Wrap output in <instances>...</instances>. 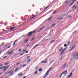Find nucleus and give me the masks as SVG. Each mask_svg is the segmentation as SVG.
Masks as SVG:
<instances>
[{
	"label": "nucleus",
	"mask_w": 78,
	"mask_h": 78,
	"mask_svg": "<svg viewBox=\"0 0 78 78\" xmlns=\"http://www.w3.org/2000/svg\"><path fill=\"white\" fill-rule=\"evenodd\" d=\"M36 30H34L33 31L30 32H29L28 34H27V36H31L32 35V34H33L36 32Z\"/></svg>",
	"instance_id": "1"
},
{
	"label": "nucleus",
	"mask_w": 78,
	"mask_h": 78,
	"mask_svg": "<svg viewBox=\"0 0 78 78\" xmlns=\"http://www.w3.org/2000/svg\"><path fill=\"white\" fill-rule=\"evenodd\" d=\"M49 71H50V70L48 69V70L47 71V72L45 74V75H46V76L43 78H45L48 75V72H49Z\"/></svg>",
	"instance_id": "2"
},
{
	"label": "nucleus",
	"mask_w": 78,
	"mask_h": 78,
	"mask_svg": "<svg viewBox=\"0 0 78 78\" xmlns=\"http://www.w3.org/2000/svg\"><path fill=\"white\" fill-rule=\"evenodd\" d=\"M67 70H65L62 73V75L63 74L64 75H66V74H67Z\"/></svg>",
	"instance_id": "3"
},
{
	"label": "nucleus",
	"mask_w": 78,
	"mask_h": 78,
	"mask_svg": "<svg viewBox=\"0 0 78 78\" xmlns=\"http://www.w3.org/2000/svg\"><path fill=\"white\" fill-rule=\"evenodd\" d=\"M14 50H12V51H10L8 53V55H11V53H12L13 51H14Z\"/></svg>",
	"instance_id": "4"
},
{
	"label": "nucleus",
	"mask_w": 78,
	"mask_h": 78,
	"mask_svg": "<svg viewBox=\"0 0 78 78\" xmlns=\"http://www.w3.org/2000/svg\"><path fill=\"white\" fill-rule=\"evenodd\" d=\"M73 76V74H72V73H71L69 76L67 78H70L71 76Z\"/></svg>",
	"instance_id": "5"
},
{
	"label": "nucleus",
	"mask_w": 78,
	"mask_h": 78,
	"mask_svg": "<svg viewBox=\"0 0 78 78\" xmlns=\"http://www.w3.org/2000/svg\"><path fill=\"white\" fill-rule=\"evenodd\" d=\"M11 72V70H10L9 71V72H6L5 73V75H6V74H9V73H10Z\"/></svg>",
	"instance_id": "6"
},
{
	"label": "nucleus",
	"mask_w": 78,
	"mask_h": 78,
	"mask_svg": "<svg viewBox=\"0 0 78 78\" xmlns=\"http://www.w3.org/2000/svg\"><path fill=\"white\" fill-rule=\"evenodd\" d=\"M14 29L13 28V27H11L10 28H9V31H11L12 30Z\"/></svg>",
	"instance_id": "7"
},
{
	"label": "nucleus",
	"mask_w": 78,
	"mask_h": 78,
	"mask_svg": "<svg viewBox=\"0 0 78 78\" xmlns=\"http://www.w3.org/2000/svg\"><path fill=\"white\" fill-rule=\"evenodd\" d=\"M47 62V60L45 61H43L41 62V63H43V64H45V63H46Z\"/></svg>",
	"instance_id": "8"
},
{
	"label": "nucleus",
	"mask_w": 78,
	"mask_h": 78,
	"mask_svg": "<svg viewBox=\"0 0 78 78\" xmlns=\"http://www.w3.org/2000/svg\"><path fill=\"white\" fill-rule=\"evenodd\" d=\"M18 40H16L14 42V43H13V45L14 46V45H15V44H16V42H17L18 41Z\"/></svg>",
	"instance_id": "9"
},
{
	"label": "nucleus",
	"mask_w": 78,
	"mask_h": 78,
	"mask_svg": "<svg viewBox=\"0 0 78 78\" xmlns=\"http://www.w3.org/2000/svg\"><path fill=\"white\" fill-rule=\"evenodd\" d=\"M62 49H63V47L61 48L60 50H58V51H62Z\"/></svg>",
	"instance_id": "10"
},
{
	"label": "nucleus",
	"mask_w": 78,
	"mask_h": 78,
	"mask_svg": "<svg viewBox=\"0 0 78 78\" xmlns=\"http://www.w3.org/2000/svg\"><path fill=\"white\" fill-rule=\"evenodd\" d=\"M66 64H67V63H65L63 65V68H65V67H66Z\"/></svg>",
	"instance_id": "11"
},
{
	"label": "nucleus",
	"mask_w": 78,
	"mask_h": 78,
	"mask_svg": "<svg viewBox=\"0 0 78 78\" xmlns=\"http://www.w3.org/2000/svg\"><path fill=\"white\" fill-rule=\"evenodd\" d=\"M39 45V44H37L34 47V48H36V47H37Z\"/></svg>",
	"instance_id": "12"
},
{
	"label": "nucleus",
	"mask_w": 78,
	"mask_h": 78,
	"mask_svg": "<svg viewBox=\"0 0 78 78\" xmlns=\"http://www.w3.org/2000/svg\"><path fill=\"white\" fill-rule=\"evenodd\" d=\"M75 46H76V45H75L72 48H71V49H70V50H72V49H73V48H75Z\"/></svg>",
	"instance_id": "13"
},
{
	"label": "nucleus",
	"mask_w": 78,
	"mask_h": 78,
	"mask_svg": "<svg viewBox=\"0 0 78 78\" xmlns=\"http://www.w3.org/2000/svg\"><path fill=\"white\" fill-rule=\"evenodd\" d=\"M51 18H52V16L51 17H50L49 18H48L47 20L48 21V20H50V19H51Z\"/></svg>",
	"instance_id": "14"
},
{
	"label": "nucleus",
	"mask_w": 78,
	"mask_h": 78,
	"mask_svg": "<svg viewBox=\"0 0 78 78\" xmlns=\"http://www.w3.org/2000/svg\"><path fill=\"white\" fill-rule=\"evenodd\" d=\"M66 48H65L62 51V53H63L66 50Z\"/></svg>",
	"instance_id": "15"
},
{
	"label": "nucleus",
	"mask_w": 78,
	"mask_h": 78,
	"mask_svg": "<svg viewBox=\"0 0 78 78\" xmlns=\"http://www.w3.org/2000/svg\"><path fill=\"white\" fill-rule=\"evenodd\" d=\"M48 6H49V5L47 7H46L44 10V11H45V10H46V9H47V8H48Z\"/></svg>",
	"instance_id": "16"
},
{
	"label": "nucleus",
	"mask_w": 78,
	"mask_h": 78,
	"mask_svg": "<svg viewBox=\"0 0 78 78\" xmlns=\"http://www.w3.org/2000/svg\"><path fill=\"white\" fill-rule=\"evenodd\" d=\"M48 6H49V5L47 7H46L44 10V11H45V10H46V9H47V8H48Z\"/></svg>",
	"instance_id": "17"
},
{
	"label": "nucleus",
	"mask_w": 78,
	"mask_h": 78,
	"mask_svg": "<svg viewBox=\"0 0 78 78\" xmlns=\"http://www.w3.org/2000/svg\"><path fill=\"white\" fill-rule=\"evenodd\" d=\"M75 1H73V2L70 5V6H72V5H73V3H74Z\"/></svg>",
	"instance_id": "18"
},
{
	"label": "nucleus",
	"mask_w": 78,
	"mask_h": 78,
	"mask_svg": "<svg viewBox=\"0 0 78 78\" xmlns=\"http://www.w3.org/2000/svg\"><path fill=\"white\" fill-rule=\"evenodd\" d=\"M54 61H55L54 60H52L50 63L49 65H51V63H52V62H54Z\"/></svg>",
	"instance_id": "19"
},
{
	"label": "nucleus",
	"mask_w": 78,
	"mask_h": 78,
	"mask_svg": "<svg viewBox=\"0 0 78 78\" xmlns=\"http://www.w3.org/2000/svg\"><path fill=\"white\" fill-rule=\"evenodd\" d=\"M54 42H55V40L51 41L50 42V43H53Z\"/></svg>",
	"instance_id": "20"
},
{
	"label": "nucleus",
	"mask_w": 78,
	"mask_h": 78,
	"mask_svg": "<svg viewBox=\"0 0 78 78\" xmlns=\"http://www.w3.org/2000/svg\"><path fill=\"white\" fill-rule=\"evenodd\" d=\"M37 71L36 70L34 73V74H37Z\"/></svg>",
	"instance_id": "21"
},
{
	"label": "nucleus",
	"mask_w": 78,
	"mask_h": 78,
	"mask_svg": "<svg viewBox=\"0 0 78 78\" xmlns=\"http://www.w3.org/2000/svg\"><path fill=\"white\" fill-rule=\"evenodd\" d=\"M26 65H27V64H24V65H23L22 66V67H25V66H26Z\"/></svg>",
	"instance_id": "22"
},
{
	"label": "nucleus",
	"mask_w": 78,
	"mask_h": 78,
	"mask_svg": "<svg viewBox=\"0 0 78 78\" xmlns=\"http://www.w3.org/2000/svg\"><path fill=\"white\" fill-rule=\"evenodd\" d=\"M55 25H56V24L54 23L53 24H52L51 27H53V26H55Z\"/></svg>",
	"instance_id": "23"
},
{
	"label": "nucleus",
	"mask_w": 78,
	"mask_h": 78,
	"mask_svg": "<svg viewBox=\"0 0 78 78\" xmlns=\"http://www.w3.org/2000/svg\"><path fill=\"white\" fill-rule=\"evenodd\" d=\"M14 72V70H13L10 73V75H12V74L13 73V72Z\"/></svg>",
	"instance_id": "24"
},
{
	"label": "nucleus",
	"mask_w": 78,
	"mask_h": 78,
	"mask_svg": "<svg viewBox=\"0 0 78 78\" xmlns=\"http://www.w3.org/2000/svg\"><path fill=\"white\" fill-rule=\"evenodd\" d=\"M44 27H42V28L40 29V31H41V30H43V28H44Z\"/></svg>",
	"instance_id": "25"
},
{
	"label": "nucleus",
	"mask_w": 78,
	"mask_h": 78,
	"mask_svg": "<svg viewBox=\"0 0 78 78\" xmlns=\"http://www.w3.org/2000/svg\"><path fill=\"white\" fill-rule=\"evenodd\" d=\"M76 57H77V58H78V52L77 53V54H76Z\"/></svg>",
	"instance_id": "26"
},
{
	"label": "nucleus",
	"mask_w": 78,
	"mask_h": 78,
	"mask_svg": "<svg viewBox=\"0 0 78 78\" xmlns=\"http://www.w3.org/2000/svg\"><path fill=\"white\" fill-rule=\"evenodd\" d=\"M17 70H18V68H16V69H15V72H17Z\"/></svg>",
	"instance_id": "27"
},
{
	"label": "nucleus",
	"mask_w": 78,
	"mask_h": 78,
	"mask_svg": "<svg viewBox=\"0 0 78 78\" xmlns=\"http://www.w3.org/2000/svg\"><path fill=\"white\" fill-rule=\"evenodd\" d=\"M39 72H41V71H42V69L41 68L39 69Z\"/></svg>",
	"instance_id": "28"
},
{
	"label": "nucleus",
	"mask_w": 78,
	"mask_h": 78,
	"mask_svg": "<svg viewBox=\"0 0 78 78\" xmlns=\"http://www.w3.org/2000/svg\"><path fill=\"white\" fill-rule=\"evenodd\" d=\"M64 46L66 47H67V44H64Z\"/></svg>",
	"instance_id": "29"
},
{
	"label": "nucleus",
	"mask_w": 78,
	"mask_h": 78,
	"mask_svg": "<svg viewBox=\"0 0 78 78\" xmlns=\"http://www.w3.org/2000/svg\"><path fill=\"white\" fill-rule=\"evenodd\" d=\"M28 41V39H26L24 41H25V42H27V41Z\"/></svg>",
	"instance_id": "30"
},
{
	"label": "nucleus",
	"mask_w": 78,
	"mask_h": 78,
	"mask_svg": "<svg viewBox=\"0 0 78 78\" xmlns=\"http://www.w3.org/2000/svg\"><path fill=\"white\" fill-rule=\"evenodd\" d=\"M24 54V53H22L20 55V56H22V55H23Z\"/></svg>",
	"instance_id": "31"
},
{
	"label": "nucleus",
	"mask_w": 78,
	"mask_h": 78,
	"mask_svg": "<svg viewBox=\"0 0 78 78\" xmlns=\"http://www.w3.org/2000/svg\"><path fill=\"white\" fill-rule=\"evenodd\" d=\"M7 70V69H5L4 70H3V71H6V70Z\"/></svg>",
	"instance_id": "32"
},
{
	"label": "nucleus",
	"mask_w": 78,
	"mask_h": 78,
	"mask_svg": "<svg viewBox=\"0 0 78 78\" xmlns=\"http://www.w3.org/2000/svg\"><path fill=\"white\" fill-rule=\"evenodd\" d=\"M56 11H55V12H53V14H55V13H56Z\"/></svg>",
	"instance_id": "33"
},
{
	"label": "nucleus",
	"mask_w": 78,
	"mask_h": 78,
	"mask_svg": "<svg viewBox=\"0 0 78 78\" xmlns=\"http://www.w3.org/2000/svg\"><path fill=\"white\" fill-rule=\"evenodd\" d=\"M30 56H27V59H29V58H30Z\"/></svg>",
	"instance_id": "34"
},
{
	"label": "nucleus",
	"mask_w": 78,
	"mask_h": 78,
	"mask_svg": "<svg viewBox=\"0 0 78 78\" xmlns=\"http://www.w3.org/2000/svg\"><path fill=\"white\" fill-rule=\"evenodd\" d=\"M21 50L22 49H19L18 51H21Z\"/></svg>",
	"instance_id": "35"
},
{
	"label": "nucleus",
	"mask_w": 78,
	"mask_h": 78,
	"mask_svg": "<svg viewBox=\"0 0 78 78\" xmlns=\"http://www.w3.org/2000/svg\"><path fill=\"white\" fill-rule=\"evenodd\" d=\"M35 39V37H34V38H32V40H31V41H32L34 39Z\"/></svg>",
	"instance_id": "36"
},
{
	"label": "nucleus",
	"mask_w": 78,
	"mask_h": 78,
	"mask_svg": "<svg viewBox=\"0 0 78 78\" xmlns=\"http://www.w3.org/2000/svg\"><path fill=\"white\" fill-rule=\"evenodd\" d=\"M34 17H35V16H33L30 19H33V18H34Z\"/></svg>",
	"instance_id": "37"
},
{
	"label": "nucleus",
	"mask_w": 78,
	"mask_h": 78,
	"mask_svg": "<svg viewBox=\"0 0 78 78\" xmlns=\"http://www.w3.org/2000/svg\"><path fill=\"white\" fill-rule=\"evenodd\" d=\"M65 16H66V15H65H65H63L62 16V17H64Z\"/></svg>",
	"instance_id": "38"
},
{
	"label": "nucleus",
	"mask_w": 78,
	"mask_h": 78,
	"mask_svg": "<svg viewBox=\"0 0 78 78\" xmlns=\"http://www.w3.org/2000/svg\"><path fill=\"white\" fill-rule=\"evenodd\" d=\"M6 57H7V56H5L3 58L5 59V58H6Z\"/></svg>",
	"instance_id": "39"
},
{
	"label": "nucleus",
	"mask_w": 78,
	"mask_h": 78,
	"mask_svg": "<svg viewBox=\"0 0 78 78\" xmlns=\"http://www.w3.org/2000/svg\"><path fill=\"white\" fill-rule=\"evenodd\" d=\"M9 64V63H5V65H7V64Z\"/></svg>",
	"instance_id": "40"
},
{
	"label": "nucleus",
	"mask_w": 78,
	"mask_h": 78,
	"mask_svg": "<svg viewBox=\"0 0 78 78\" xmlns=\"http://www.w3.org/2000/svg\"><path fill=\"white\" fill-rule=\"evenodd\" d=\"M51 69H52V67H51L48 70H51Z\"/></svg>",
	"instance_id": "41"
},
{
	"label": "nucleus",
	"mask_w": 78,
	"mask_h": 78,
	"mask_svg": "<svg viewBox=\"0 0 78 78\" xmlns=\"http://www.w3.org/2000/svg\"><path fill=\"white\" fill-rule=\"evenodd\" d=\"M30 61H31V60L29 59L28 60V62H30Z\"/></svg>",
	"instance_id": "42"
},
{
	"label": "nucleus",
	"mask_w": 78,
	"mask_h": 78,
	"mask_svg": "<svg viewBox=\"0 0 78 78\" xmlns=\"http://www.w3.org/2000/svg\"><path fill=\"white\" fill-rule=\"evenodd\" d=\"M20 63V62L17 63H16V65H19V64Z\"/></svg>",
	"instance_id": "43"
},
{
	"label": "nucleus",
	"mask_w": 78,
	"mask_h": 78,
	"mask_svg": "<svg viewBox=\"0 0 78 78\" xmlns=\"http://www.w3.org/2000/svg\"><path fill=\"white\" fill-rule=\"evenodd\" d=\"M9 67V66H8L7 67V68H6V69H8V68Z\"/></svg>",
	"instance_id": "44"
},
{
	"label": "nucleus",
	"mask_w": 78,
	"mask_h": 78,
	"mask_svg": "<svg viewBox=\"0 0 78 78\" xmlns=\"http://www.w3.org/2000/svg\"><path fill=\"white\" fill-rule=\"evenodd\" d=\"M2 66H3L2 64H1L0 65V67H2Z\"/></svg>",
	"instance_id": "45"
},
{
	"label": "nucleus",
	"mask_w": 78,
	"mask_h": 78,
	"mask_svg": "<svg viewBox=\"0 0 78 78\" xmlns=\"http://www.w3.org/2000/svg\"><path fill=\"white\" fill-rule=\"evenodd\" d=\"M62 74L61 75H60V78H61V77H62Z\"/></svg>",
	"instance_id": "46"
},
{
	"label": "nucleus",
	"mask_w": 78,
	"mask_h": 78,
	"mask_svg": "<svg viewBox=\"0 0 78 78\" xmlns=\"http://www.w3.org/2000/svg\"><path fill=\"white\" fill-rule=\"evenodd\" d=\"M28 51H27L25 52V53H28Z\"/></svg>",
	"instance_id": "47"
},
{
	"label": "nucleus",
	"mask_w": 78,
	"mask_h": 78,
	"mask_svg": "<svg viewBox=\"0 0 78 78\" xmlns=\"http://www.w3.org/2000/svg\"><path fill=\"white\" fill-rule=\"evenodd\" d=\"M25 36V35H23L22 36H21V37H23Z\"/></svg>",
	"instance_id": "48"
},
{
	"label": "nucleus",
	"mask_w": 78,
	"mask_h": 78,
	"mask_svg": "<svg viewBox=\"0 0 78 78\" xmlns=\"http://www.w3.org/2000/svg\"><path fill=\"white\" fill-rule=\"evenodd\" d=\"M26 42H27L26 41H24V43H23V44H25V43H26Z\"/></svg>",
	"instance_id": "49"
},
{
	"label": "nucleus",
	"mask_w": 78,
	"mask_h": 78,
	"mask_svg": "<svg viewBox=\"0 0 78 78\" xmlns=\"http://www.w3.org/2000/svg\"><path fill=\"white\" fill-rule=\"evenodd\" d=\"M10 47H11V46H10L8 47V48H10Z\"/></svg>",
	"instance_id": "50"
},
{
	"label": "nucleus",
	"mask_w": 78,
	"mask_h": 78,
	"mask_svg": "<svg viewBox=\"0 0 78 78\" xmlns=\"http://www.w3.org/2000/svg\"><path fill=\"white\" fill-rule=\"evenodd\" d=\"M22 75V73H20V76H21V75Z\"/></svg>",
	"instance_id": "51"
},
{
	"label": "nucleus",
	"mask_w": 78,
	"mask_h": 78,
	"mask_svg": "<svg viewBox=\"0 0 78 78\" xmlns=\"http://www.w3.org/2000/svg\"><path fill=\"white\" fill-rule=\"evenodd\" d=\"M2 73H0V76H1V75H2Z\"/></svg>",
	"instance_id": "52"
},
{
	"label": "nucleus",
	"mask_w": 78,
	"mask_h": 78,
	"mask_svg": "<svg viewBox=\"0 0 78 78\" xmlns=\"http://www.w3.org/2000/svg\"><path fill=\"white\" fill-rule=\"evenodd\" d=\"M3 69V67H0V69Z\"/></svg>",
	"instance_id": "53"
},
{
	"label": "nucleus",
	"mask_w": 78,
	"mask_h": 78,
	"mask_svg": "<svg viewBox=\"0 0 78 78\" xmlns=\"http://www.w3.org/2000/svg\"><path fill=\"white\" fill-rule=\"evenodd\" d=\"M68 3V1H66V3Z\"/></svg>",
	"instance_id": "54"
},
{
	"label": "nucleus",
	"mask_w": 78,
	"mask_h": 78,
	"mask_svg": "<svg viewBox=\"0 0 78 78\" xmlns=\"http://www.w3.org/2000/svg\"><path fill=\"white\" fill-rule=\"evenodd\" d=\"M27 78V76H24V77H23V78Z\"/></svg>",
	"instance_id": "55"
},
{
	"label": "nucleus",
	"mask_w": 78,
	"mask_h": 78,
	"mask_svg": "<svg viewBox=\"0 0 78 78\" xmlns=\"http://www.w3.org/2000/svg\"><path fill=\"white\" fill-rule=\"evenodd\" d=\"M38 69V68L37 67L35 68V69Z\"/></svg>",
	"instance_id": "56"
},
{
	"label": "nucleus",
	"mask_w": 78,
	"mask_h": 78,
	"mask_svg": "<svg viewBox=\"0 0 78 78\" xmlns=\"http://www.w3.org/2000/svg\"><path fill=\"white\" fill-rule=\"evenodd\" d=\"M3 32H0V34H1V33H3Z\"/></svg>",
	"instance_id": "57"
},
{
	"label": "nucleus",
	"mask_w": 78,
	"mask_h": 78,
	"mask_svg": "<svg viewBox=\"0 0 78 78\" xmlns=\"http://www.w3.org/2000/svg\"><path fill=\"white\" fill-rule=\"evenodd\" d=\"M70 44V41L69 42L67 43V44Z\"/></svg>",
	"instance_id": "58"
},
{
	"label": "nucleus",
	"mask_w": 78,
	"mask_h": 78,
	"mask_svg": "<svg viewBox=\"0 0 78 78\" xmlns=\"http://www.w3.org/2000/svg\"><path fill=\"white\" fill-rule=\"evenodd\" d=\"M62 53H62V52L61 53V54H60V55H62Z\"/></svg>",
	"instance_id": "59"
},
{
	"label": "nucleus",
	"mask_w": 78,
	"mask_h": 78,
	"mask_svg": "<svg viewBox=\"0 0 78 78\" xmlns=\"http://www.w3.org/2000/svg\"><path fill=\"white\" fill-rule=\"evenodd\" d=\"M26 51V50H24V51H23V52H24V51Z\"/></svg>",
	"instance_id": "60"
},
{
	"label": "nucleus",
	"mask_w": 78,
	"mask_h": 78,
	"mask_svg": "<svg viewBox=\"0 0 78 78\" xmlns=\"http://www.w3.org/2000/svg\"><path fill=\"white\" fill-rule=\"evenodd\" d=\"M6 67V66H5L4 67V69H5Z\"/></svg>",
	"instance_id": "61"
},
{
	"label": "nucleus",
	"mask_w": 78,
	"mask_h": 78,
	"mask_svg": "<svg viewBox=\"0 0 78 78\" xmlns=\"http://www.w3.org/2000/svg\"><path fill=\"white\" fill-rule=\"evenodd\" d=\"M71 17H72V16H69V18H70Z\"/></svg>",
	"instance_id": "62"
},
{
	"label": "nucleus",
	"mask_w": 78,
	"mask_h": 78,
	"mask_svg": "<svg viewBox=\"0 0 78 78\" xmlns=\"http://www.w3.org/2000/svg\"><path fill=\"white\" fill-rule=\"evenodd\" d=\"M48 39H47L45 40V41H48Z\"/></svg>",
	"instance_id": "63"
},
{
	"label": "nucleus",
	"mask_w": 78,
	"mask_h": 78,
	"mask_svg": "<svg viewBox=\"0 0 78 78\" xmlns=\"http://www.w3.org/2000/svg\"><path fill=\"white\" fill-rule=\"evenodd\" d=\"M29 45H28L26 46V47H29Z\"/></svg>",
	"instance_id": "64"
}]
</instances>
